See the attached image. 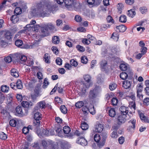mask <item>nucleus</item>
Instances as JSON below:
<instances>
[{
    "label": "nucleus",
    "mask_w": 149,
    "mask_h": 149,
    "mask_svg": "<svg viewBox=\"0 0 149 149\" xmlns=\"http://www.w3.org/2000/svg\"><path fill=\"white\" fill-rule=\"evenodd\" d=\"M119 67L120 70L123 71L127 72V71H131L126 64L121 63Z\"/></svg>",
    "instance_id": "nucleus-19"
},
{
    "label": "nucleus",
    "mask_w": 149,
    "mask_h": 149,
    "mask_svg": "<svg viewBox=\"0 0 149 149\" xmlns=\"http://www.w3.org/2000/svg\"><path fill=\"white\" fill-rule=\"evenodd\" d=\"M62 61L59 57H58L56 60V62L57 64L60 65H62Z\"/></svg>",
    "instance_id": "nucleus-59"
},
{
    "label": "nucleus",
    "mask_w": 149,
    "mask_h": 149,
    "mask_svg": "<svg viewBox=\"0 0 149 149\" xmlns=\"http://www.w3.org/2000/svg\"><path fill=\"white\" fill-rule=\"evenodd\" d=\"M49 34L48 28L46 26L42 27L41 29V35L43 37L47 36Z\"/></svg>",
    "instance_id": "nucleus-15"
},
{
    "label": "nucleus",
    "mask_w": 149,
    "mask_h": 149,
    "mask_svg": "<svg viewBox=\"0 0 149 149\" xmlns=\"http://www.w3.org/2000/svg\"><path fill=\"white\" fill-rule=\"evenodd\" d=\"M5 38L8 40H10L12 38L11 33L9 31H6L4 33Z\"/></svg>",
    "instance_id": "nucleus-26"
},
{
    "label": "nucleus",
    "mask_w": 149,
    "mask_h": 149,
    "mask_svg": "<svg viewBox=\"0 0 149 149\" xmlns=\"http://www.w3.org/2000/svg\"><path fill=\"white\" fill-rule=\"evenodd\" d=\"M19 58L20 61L21 63L25 64L26 61L27 59L26 56L22 55L19 56Z\"/></svg>",
    "instance_id": "nucleus-33"
},
{
    "label": "nucleus",
    "mask_w": 149,
    "mask_h": 149,
    "mask_svg": "<svg viewBox=\"0 0 149 149\" xmlns=\"http://www.w3.org/2000/svg\"><path fill=\"white\" fill-rule=\"evenodd\" d=\"M39 45V42L36 41L31 43V44H26L23 45L22 47H21V48H25L26 49H32L35 47L38 46Z\"/></svg>",
    "instance_id": "nucleus-10"
},
{
    "label": "nucleus",
    "mask_w": 149,
    "mask_h": 149,
    "mask_svg": "<svg viewBox=\"0 0 149 149\" xmlns=\"http://www.w3.org/2000/svg\"><path fill=\"white\" fill-rule=\"evenodd\" d=\"M55 7L53 3L49 1H43L38 3L36 8H32L31 14L32 16L35 17L48 16Z\"/></svg>",
    "instance_id": "nucleus-1"
},
{
    "label": "nucleus",
    "mask_w": 149,
    "mask_h": 149,
    "mask_svg": "<svg viewBox=\"0 0 149 149\" xmlns=\"http://www.w3.org/2000/svg\"><path fill=\"white\" fill-rule=\"evenodd\" d=\"M26 86L28 89L32 88L33 86V81H31L27 84Z\"/></svg>",
    "instance_id": "nucleus-64"
},
{
    "label": "nucleus",
    "mask_w": 149,
    "mask_h": 149,
    "mask_svg": "<svg viewBox=\"0 0 149 149\" xmlns=\"http://www.w3.org/2000/svg\"><path fill=\"white\" fill-rule=\"evenodd\" d=\"M0 138L3 140L6 139L7 137L6 135L3 132H1L0 133Z\"/></svg>",
    "instance_id": "nucleus-62"
},
{
    "label": "nucleus",
    "mask_w": 149,
    "mask_h": 149,
    "mask_svg": "<svg viewBox=\"0 0 149 149\" xmlns=\"http://www.w3.org/2000/svg\"><path fill=\"white\" fill-rule=\"evenodd\" d=\"M97 81L98 83H101L103 81V79L102 78L101 74H99L98 75L97 77Z\"/></svg>",
    "instance_id": "nucleus-60"
},
{
    "label": "nucleus",
    "mask_w": 149,
    "mask_h": 149,
    "mask_svg": "<svg viewBox=\"0 0 149 149\" xmlns=\"http://www.w3.org/2000/svg\"><path fill=\"white\" fill-rule=\"evenodd\" d=\"M52 41L53 43L55 44H58L60 42V38L57 36H55L52 38Z\"/></svg>",
    "instance_id": "nucleus-28"
},
{
    "label": "nucleus",
    "mask_w": 149,
    "mask_h": 149,
    "mask_svg": "<svg viewBox=\"0 0 149 149\" xmlns=\"http://www.w3.org/2000/svg\"><path fill=\"white\" fill-rule=\"evenodd\" d=\"M42 144L44 149H47V143L46 141L44 140H42Z\"/></svg>",
    "instance_id": "nucleus-58"
},
{
    "label": "nucleus",
    "mask_w": 149,
    "mask_h": 149,
    "mask_svg": "<svg viewBox=\"0 0 149 149\" xmlns=\"http://www.w3.org/2000/svg\"><path fill=\"white\" fill-rule=\"evenodd\" d=\"M86 103L83 102L82 101H78L76 103L75 105L77 108H80L83 107Z\"/></svg>",
    "instance_id": "nucleus-36"
},
{
    "label": "nucleus",
    "mask_w": 149,
    "mask_h": 149,
    "mask_svg": "<svg viewBox=\"0 0 149 149\" xmlns=\"http://www.w3.org/2000/svg\"><path fill=\"white\" fill-rule=\"evenodd\" d=\"M43 60L46 63H50V57L48 54L46 53L45 54Z\"/></svg>",
    "instance_id": "nucleus-24"
},
{
    "label": "nucleus",
    "mask_w": 149,
    "mask_h": 149,
    "mask_svg": "<svg viewBox=\"0 0 149 149\" xmlns=\"http://www.w3.org/2000/svg\"><path fill=\"white\" fill-rule=\"evenodd\" d=\"M42 133H41L42 136H49L54 134V131L53 130H47L43 129L42 130Z\"/></svg>",
    "instance_id": "nucleus-12"
},
{
    "label": "nucleus",
    "mask_w": 149,
    "mask_h": 149,
    "mask_svg": "<svg viewBox=\"0 0 149 149\" xmlns=\"http://www.w3.org/2000/svg\"><path fill=\"white\" fill-rule=\"evenodd\" d=\"M49 82L48 80V79L47 78H45L44 79L42 87L44 88H47V86L49 84Z\"/></svg>",
    "instance_id": "nucleus-42"
},
{
    "label": "nucleus",
    "mask_w": 149,
    "mask_h": 149,
    "mask_svg": "<svg viewBox=\"0 0 149 149\" xmlns=\"http://www.w3.org/2000/svg\"><path fill=\"white\" fill-rule=\"evenodd\" d=\"M142 91V87L141 85H139L137 88V96L140 97L142 95L141 92Z\"/></svg>",
    "instance_id": "nucleus-22"
},
{
    "label": "nucleus",
    "mask_w": 149,
    "mask_h": 149,
    "mask_svg": "<svg viewBox=\"0 0 149 149\" xmlns=\"http://www.w3.org/2000/svg\"><path fill=\"white\" fill-rule=\"evenodd\" d=\"M82 42L84 44L86 45H88L90 42V41L88 39L86 38H84L82 40Z\"/></svg>",
    "instance_id": "nucleus-61"
},
{
    "label": "nucleus",
    "mask_w": 149,
    "mask_h": 149,
    "mask_svg": "<svg viewBox=\"0 0 149 149\" xmlns=\"http://www.w3.org/2000/svg\"><path fill=\"white\" fill-rule=\"evenodd\" d=\"M55 130L57 135L60 137H61L63 136V133L61 127H56Z\"/></svg>",
    "instance_id": "nucleus-20"
},
{
    "label": "nucleus",
    "mask_w": 149,
    "mask_h": 149,
    "mask_svg": "<svg viewBox=\"0 0 149 149\" xmlns=\"http://www.w3.org/2000/svg\"><path fill=\"white\" fill-rule=\"evenodd\" d=\"M16 88L22 89L23 88L22 82L20 80H18L16 83Z\"/></svg>",
    "instance_id": "nucleus-38"
},
{
    "label": "nucleus",
    "mask_w": 149,
    "mask_h": 149,
    "mask_svg": "<svg viewBox=\"0 0 149 149\" xmlns=\"http://www.w3.org/2000/svg\"><path fill=\"white\" fill-rule=\"evenodd\" d=\"M39 26L38 25H34V26H31L30 27V29H25V30H22L21 32L22 33H25V32H27V31H33L35 32H37L38 30Z\"/></svg>",
    "instance_id": "nucleus-13"
},
{
    "label": "nucleus",
    "mask_w": 149,
    "mask_h": 149,
    "mask_svg": "<svg viewBox=\"0 0 149 149\" xmlns=\"http://www.w3.org/2000/svg\"><path fill=\"white\" fill-rule=\"evenodd\" d=\"M46 103L45 101H41L37 104V106L34 108L36 110H38L40 108L41 109H45L46 107Z\"/></svg>",
    "instance_id": "nucleus-14"
},
{
    "label": "nucleus",
    "mask_w": 149,
    "mask_h": 149,
    "mask_svg": "<svg viewBox=\"0 0 149 149\" xmlns=\"http://www.w3.org/2000/svg\"><path fill=\"white\" fill-rule=\"evenodd\" d=\"M60 110L63 114H66L67 112V110L65 106L64 105H61L60 107Z\"/></svg>",
    "instance_id": "nucleus-46"
},
{
    "label": "nucleus",
    "mask_w": 149,
    "mask_h": 149,
    "mask_svg": "<svg viewBox=\"0 0 149 149\" xmlns=\"http://www.w3.org/2000/svg\"><path fill=\"white\" fill-rule=\"evenodd\" d=\"M13 57V55L10 54L9 56L5 57L4 58V61L6 63H10L12 61V58Z\"/></svg>",
    "instance_id": "nucleus-35"
},
{
    "label": "nucleus",
    "mask_w": 149,
    "mask_h": 149,
    "mask_svg": "<svg viewBox=\"0 0 149 149\" xmlns=\"http://www.w3.org/2000/svg\"><path fill=\"white\" fill-rule=\"evenodd\" d=\"M129 104L128 107L122 106L119 109L121 115H127L128 117V119L132 117L133 113H135L136 109V104L134 102Z\"/></svg>",
    "instance_id": "nucleus-2"
},
{
    "label": "nucleus",
    "mask_w": 149,
    "mask_h": 149,
    "mask_svg": "<svg viewBox=\"0 0 149 149\" xmlns=\"http://www.w3.org/2000/svg\"><path fill=\"white\" fill-rule=\"evenodd\" d=\"M16 112L21 115L24 116L26 115L27 113V110L21 106H17L16 108Z\"/></svg>",
    "instance_id": "nucleus-6"
},
{
    "label": "nucleus",
    "mask_w": 149,
    "mask_h": 149,
    "mask_svg": "<svg viewBox=\"0 0 149 149\" xmlns=\"http://www.w3.org/2000/svg\"><path fill=\"white\" fill-rule=\"evenodd\" d=\"M81 62L83 63L86 64L88 61L87 57L85 56H83L81 58Z\"/></svg>",
    "instance_id": "nucleus-53"
},
{
    "label": "nucleus",
    "mask_w": 149,
    "mask_h": 149,
    "mask_svg": "<svg viewBox=\"0 0 149 149\" xmlns=\"http://www.w3.org/2000/svg\"><path fill=\"white\" fill-rule=\"evenodd\" d=\"M64 3L66 7L70 10L74 7L75 2L73 0H65Z\"/></svg>",
    "instance_id": "nucleus-9"
},
{
    "label": "nucleus",
    "mask_w": 149,
    "mask_h": 149,
    "mask_svg": "<svg viewBox=\"0 0 149 149\" xmlns=\"http://www.w3.org/2000/svg\"><path fill=\"white\" fill-rule=\"evenodd\" d=\"M132 81L129 80H125L123 82V86L125 89L129 88L130 87Z\"/></svg>",
    "instance_id": "nucleus-16"
},
{
    "label": "nucleus",
    "mask_w": 149,
    "mask_h": 149,
    "mask_svg": "<svg viewBox=\"0 0 149 149\" xmlns=\"http://www.w3.org/2000/svg\"><path fill=\"white\" fill-rule=\"evenodd\" d=\"M128 96L132 100V101L130 102L129 103H130L131 102H134L135 104V93L133 92H130V93Z\"/></svg>",
    "instance_id": "nucleus-30"
},
{
    "label": "nucleus",
    "mask_w": 149,
    "mask_h": 149,
    "mask_svg": "<svg viewBox=\"0 0 149 149\" xmlns=\"http://www.w3.org/2000/svg\"><path fill=\"white\" fill-rule=\"evenodd\" d=\"M26 61L25 64L27 66H30L33 65V62L32 59H27Z\"/></svg>",
    "instance_id": "nucleus-49"
},
{
    "label": "nucleus",
    "mask_w": 149,
    "mask_h": 149,
    "mask_svg": "<svg viewBox=\"0 0 149 149\" xmlns=\"http://www.w3.org/2000/svg\"><path fill=\"white\" fill-rule=\"evenodd\" d=\"M23 43V41L20 40H17L15 42V45L18 47H22Z\"/></svg>",
    "instance_id": "nucleus-47"
},
{
    "label": "nucleus",
    "mask_w": 149,
    "mask_h": 149,
    "mask_svg": "<svg viewBox=\"0 0 149 149\" xmlns=\"http://www.w3.org/2000/svg\"><path fill=\"white\" fill-rule=\"evenodd\" d=\"M116 28L118 29L120 32H123L127 29V28L123 25H121L116 27Z\"/></svg>",
    "instance_id": "nucleus-23"
},
{
    "label": "nucleus",
    "mask_w": 149,
    "mask_h": 149,
    "mask_svg": "<svg viewBox=\"0 0 149 149\" xmlns=\"http://www.w3.org/2000/svg\"><path fill=\"white\" fill-rule=\"evenodd\" d=\"M119 21L120 22L125 23L127 21L126 16L123 15H121L119 17Z\"/></svg>",
    "instance_id": "nucleus-39"
},
{
    "label": "nucleus",
    "mask_w": 149,
    "mask_h": 149,
    "mask_svg": "<svg viewBox=\"0 0 149 149\" xmlns=\"http://www.w3.org/2000/svg\"><path fill=\"white\" fill-rule=\"evenodd\" d=\"M133 75V73L131 71H129L126 72L121 73L120 75V78L123 80L126 79L127 77L129 79L131 78Z\"/></svg>",
    "instance_id": "nucleus-5"
},
{
    "label": "nucleus",
    "mask_w": 149,
    "mask_h": 149,
    "mask_svg": "<svg viewBox=\"0 0 149 149\" xmlns=\"http://www.w3.org/2000/svg\"><path fill=\"white\" fill-rule=\"evenodd\" d=\"M63 130L65 134H68L70 131V128L68 126H65L63 127Z\"/></svg>",
    "instance_id": "nucleus-45"
},
{
    "label": "nucleus",
    "mask_w": 149,
    "mask_h": 149,
    "mask_svg": "<svg viewBox=\"0 0 149 149\" xmlns=\"http://www.w3.org/2000/svg\"><path fill=\"white\" fill-rule=\"evenodd\" d=\"M11 74L15 78L19 76L18 72L15 69H13L11 70Z\"/></svg>",
    "instance_id": "nucleus-25"
},
{
    "label": "nucleus",
    "mask_w": 149,
    "mask_h": 149,
    "mask_svg": "<svg viewBox=\"0 0 149 149\" xmlns=\"http://www.w3.org/2000/svg\"><path fill=\"white\" fill-rule=\"evenodd\" d=\"M77 143L83 146H85L87 144V140L83 137H79L77 140Z\"/></svg>",
    "instance_id": "nucleus-11"
},
{
    "label": "nucleus",
    "mask_w": 149,
    "mask_h": 149,
    "mask_svg": "<svg viewBox=\"0 0 149 149\" xmlns=\"http://www.w3.org/2000/svg\"><path fill=\"white\" fill-rule=\"evenodd\" d=\"M87 105L86 103L84 106H83L82 108V110L83 113L85 114H87L88 113V111L89 107H87Z\"/></svg>",
    "instance_id": "nucleus-34"
},
{
    "label": "nucleus",
    "mask_w": 149,
    "mask_h": 149,
    "mask_svg": "<svg viewBox=\"0 0 149 149\" xmlns=\"http://www.w3.org/2000/svg\"><path fill=\"white\" fill-rule=\"evenodd\" d=\"M118 100L116 98H113L111 100V103L114 106H116L118 103Z\"/></svg>",
    "instance_id": "nucleus-56"
},
{
    "label": "nucleus",
    "mask_w": 149,
    "mask_h": 149,
    "mask_svg": "<svg viewBox=\"0 0 149 149\" xmlns=\"http://www.w3.org/2000/svg\"><path fill=\"white\" fill-rule=\"evenodd\" d=\"M5 98L4 94L0 91V103H2Z\"/></svg>",
    "instance_id": "nucleus-50"
},
{
    "label": "nucleus",
    "mask_w": 149,
    "mask_h": 149,
    "mask_svg": "<svg viewBox=\"0 0 149 149\" xmlns=\"http://www.w3.org/2000/svg\"><path fill=\"white\" fill-rule=\"evenodd\" d=\"M97 90L96 89H94L91 90L90 91L89 97L90 99H93L95 98L97 95Z\"/></svg>",
    "instance_id": "nucleus-17"
},
{
    "label": "nucleus",
    "mask_w": 149,
    "mask_h": 149,
    "mask_svg": "<svg viewBox=\"0 0 149 149\" xmlns=\"http://www.w3.org/2000/svg\"><path fill=\"white\" fill-rule=\"evenodd\" d=\"M128 116L125 115H120L117 118L118 123L121 125L125 123L127 119H128Z\"/></svg>",
    "instance_id": "nucleus-8"
},
{
    "label": "nucleus",
    "mask_w": 149,
    "mask_h": 149,
    "mask_svg": "<svg viewBox=\"0 0 149 149\" xmlns=\"http://www.w3.org/2000/svg\"><path fill=\"white\" fill-rule=\"evenodd\" d=\"M1 89L2 92L7 93L8 91L9 88L7 85H3L1 86Z\"/></svg>",
    "instance_id": "nucleus-37"
},
{
    "label": "nucleus",
    "mask_w": 149,
    "mask_h": 149,
    "mask_svg": "<svg viewBox=\"0 0 149 149\" xmlns=\"http://www.w3.org/2000/svg\"><path fill=\"white\" fill-rule=\"evenodd\" d=\"M88 127V125L87 123L85 122H83L81 125V128L83 130H87Z\"/></svg>",
    "instance_id": "nucleus-44"
},
{
    "label": "nucleus",
    "mask_w": 149,
    "mask_h": 149,
    "mask_svg": "<svg viewBox=\"0 0 149 149\" xmlns=\"http://www.w3.org/2000/svg\"><path fill=\"white\" fill-rule=\"evenodd\" d=\"M118 136V135L117 134V132L116 131H113L111 134V138H116Z\"/></svg>",
    "instance_id": "nucleus-54"
},
{
    "label": "nucleus",
    "mask_w": 149,
    "mask_h": 149,
    "mask_svg": "<svg viewBox=\"0 0 149 149\" xmlns=\"http://www.w3.org/2000/svg\"><path fill=\"white\" fill-rule=\"evenodd\" d=\"M31 103H29L27 101H23L22 103V107L25 108H26V109L27 110L28 109L27 108L29 107L30 105H31L30 104Z\"/></svg>",
    "instance_id": "nucleus-43"
},
{
    "label": "nucleus",
    "mask_w": 149,
    "mask_h": 149,
    "mask_svg": "<svg viewBox=\"0 0 149 149\" xmlns=\"http://www.w3.org/2000/svg\"><path fill=\"white\" fill-rule=\"evenodd\" d=\"M115 41H117L119 38V35L117 32L113 33L111 37Z\"/></svg>",
    "instance_id": "nucleus-31"
},
{
    "label": "nucleus",
    "mask_w": 149,
    "mask_h": 149,
    "mask_svg": "<svg viewBox=\"0 0 149 149\" xmlns=\"http://www.w3.org/2000/svg\"><path fill=\"white\" fill-rule=\"evenodd\" d=\"M36 23V22L34 20H32L30 22V24H27L25 28V29H30V27L34 26V24Z\"/></svg>",
    "instance_id": "nucleus-41"
},
{
    "label": "nucleus",
    "mask_w": 149,
    "mask_h": 149,
    "mask_svg": "<svg viewBox=\"0 0 149 149\" xmlns=\"http://www.w3.org/2000/svg\"><path fill=\"white\" fill-rule=\"evenodd\" d=\"M76 48L79 51L81 52H83L85 50V48L80 45H77Z\"/></svg>",
    "instance_id": "nucleus-63"
},
{
    "label": "nucleus",
    "mask_w": 149,
    "mask_h": 149,
    "mask_svg": "<svg viewBox=\"0 0 149 149\" xmlns=\"http://www.w3.org/2000/svg\"><path fill=\"white\" fill-rule=\"evenodd\" d=\"M94 141L96 142H98L100 139V135L98 134H95L94 137Z\"/></svg>",
    "instance_id": "nucleus-52"
},
{
    "label": "nucleus",
    "mask_w": 149,
    "mask_h": 149,
    "mask_svg": "<svg viewBox=\"0 0 149 149\" xmlns=\"http://www.w3.org/2000/svg\"><path fill=\"white\" fill-rule=\"evenodd\" d=\"M83 77L84 79L88 83H84L83 84L81 85V87H82L81 88V90L83 93L85 94L91 85V83H88L91 82V77L89 75L86 74L84 75Z\"/></svg>",
    "instance_id": "nucleus-3"
},
{
    "label": "nucleus",
    "mask_w": 149,
    "mask_h": 149,
    "mask_svg": "<svg viewBox=\"0 0 149 149\" xmlns=\"http://www.w3.org/2000/svg\"><path fill=\"white\" fill-rule=\"evenodd\" d=\"M10 20L13 23L15 24L17 22L19 21V18L17 15H12L11 17Z\"/></svg>",
    "instance_id": "nucleus-29"
},
{
    "label": "nucleus",
    "mask_w": 149,
    "mask_h": 149,
    "mask_svg": "<svg viewBox=\"0 0 149 149\" xmlns=\"http://www.w3.org/2000/svg\"><path fill=\"white\" fill-rule=\"evenodd\" d=\"M10 125L12 127H15L17 124V121L14 119H11L9 121Z\"/></svg>",
    "instance_id": "nucleus-51"
},
{
    "label": "nucleus",
    "mask_w": 149,
    "mask_h": 149,
    "mask_svg": "<svg viewBox=\"0 0 149 149\" xmlns=\"http://www.w3.org/2000/svg\"><path fill=\"white\" fill-rule=\"evenodd\" d=\"M116 87V85L115 83H111L109 86V88L111 91L114 90Z\"/></svg>",
    "instance_id": "nucleus-55"
},
{
    "label": "nucleus",
    "mask_w": 149,
    "mask_h": 149,
    "mask_svg": "<svg viewBox=\"0 0 149 149\" xmlns=\"http://www.w3.org/2000/svg\"><path fill=\"white\" fill-rule=\"evenodd\" d=\"M41 114L38 112L34 114V120L33 123L34 125L36 126V127H38L40 125V120L41 119Z\"/></svg>",
    "instance_id": "nucleus-4"
},
{
    "label": "nucleus",
    "mask_w": 149,
    "mask_h": 149,
    "mask_svg": "<svg viewBox=\"0 0 149 149\" xmlns=\"http://www.w3.org/2000/svg\"><path fill=\"white\" fill-rule=\"evenodd\" d=\"M127 14L128 16L132 18L133 17L136 15V13L134 9H132L127 11Z\"/></svg>",
    "instance_id": "nucleus-27"
},
{
    "label": "nucleus",
    "mask_w": 149,
    "mask_h": 149,
    "mask_svg": "<svg viewBox=\"0 0 149 149\" xmlns=\"http://www.w3.org/2000/svg\"><path fill=\"white\" fill-rule=\"evenodd\" d=\"M70 64L72 66L74 67H76L78 65L77 62L75 61L74 59H71L70 61Z\"/></svg>",
    "instance_id": "nucleus-57"
},
{
    "label": "nucleus",
    "mask_w": 149,
    "mask_h": 149,
    "mask_svg": "<svg viewBox=\"0 0 149 149\" xmlns=\"http://www.w3.org/2000/svg\"><path fill=\"white\" fill-rule=\"evenodd\" d=\"M22 13V10L19 7H17L15 9L14 13L17 15L21 14Z\"/></svg>",
    "instance_id": "nucleus-48"
},
{
    "label": "nucleus",
    "mask_w": 149,
    "mask_h": 149,
    "mask_svg": "<svg viewBox=\"0 0 149 149\" xmlns=\"http://www.w3.org/2000/svg\"><path fill=\"white\" fill-rule=\"evenodd\" d=\"M100 67L102 70H105L106 69L107 67V62L105 60H102L100 62Z\"/></svg>",
    "instance_id": "nucleus-18"
},
{
    "label": "nucleus",
    "mask_w": 149,
    "mask_h": 149,
    "mask_svg": "<svg viewBox=\"0 0 149 149\" xmlns=\"http://www.w3.org/2000/svg\"><path fill=\"white\" fill-rule=\"evenodd\" d=\"M88 111L92 115H94L95 113V110L94 109L93 105L91 104L89 106Z\"/></svg>",
    "instance_id": "nucleus-32"
},
{
    "label": "nucleus",
    "mask_w": 149,
    "mask_h": 149,
    "mask_svg": "<svg viewBox=\"0 0 149 149\" xmlns=\"http://www.w3.org/2000/svg\"><path fill=\"white\" fill-rule=\"evenodd\" d=\"M138 112L141 120H142L144 121L145 122H148V120L146 118V117L144 115L143 112L140 111H139Z\"/></svg>",
    "instance_id": "nucleus-21"
},
{
    "label": "nucleus",
    "mask_w": 149,
    "mask_h": 149,
    "mask_svg": "<svg viewBox=\"0 0 149 149\" xmlns=\"http://www.w3.org/2000/svg\"><path fill=\"white\" fill-rule=\"evenodd\" d=\"M109 115L111 117H114L116 115V111L114 108L110 109L109 111Z\"/></svg>",
    "instance_id": "nucleus-40"
},
{
    "label": "nucleus",
    "mask_w": 149,
    "mask_h": 149,
    "mask_svg": "<svg viewBox=\"0 0 149 149\" xmlns=\"http://www.w3.org/2000/svg\"><path fill=\"white\" fill-rule=\"evenodd\" d=\"M103 127L101 124H99L95 126V128L91 132V136H93V135L96 133H99L102 132L103 130Z\"/></svg>",
    "instance_id": "nucleus-7"
}]
</instances>
